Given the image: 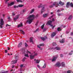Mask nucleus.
<instances>
[{
	"label": "nucleus",
	"mask_w": 73,
	"mask_h": 73,
	"mask_svg": "<svg viewBox=\"0 0 73 73\" xmlns=\"http://www.w3.org/2000/svg\"><path fill=\"white\" fill-rule=\"evenodd\" d=\"M35 18V16L34 15H31L29 16L28 18H27L28 20L27 21V22L29 24H31L32 21Z\"/></svg>",
	"instance_id": "nucleus-1"
},
{
	"label": "nucleus",
	"mask_w": 73,
	"mask_h": 73,
	"mask_svg": "<svg viewBox=\"0 0 73 73\" xmlns=\"http://www.w3.org/2000/svg\"><path fill=\"white\" fill-rule=\"evenodd\" d=\"M56 17L55 15H53L51 16L49 18L50 19H51V18H52V21H48L47 23L46 24L47 25H50L51 24H52V21H54V20L55 19Z\"/></svg>",
	"instance_id": "nucleus-2"
},
{
	"label": "nucleus",
	"mask_w": 73,
	"mask_h": 73,
	"mask_svg": "<svg viewBox=\"0 0 73 73\" xmlns=\"http://www.w3.org/2000/svg\"><path fill=\"white\" fill-rule=\"evenodd\" d=\"M21 51H22L23 52V54H25V57H29V56L28 55V53L29 54H31V52L29 51L28 50H27V54H26L25 53V49L22 48L21 50Z\"/></svg>",
	"instance_id": "nucleus-3"
},
{
	"label": "nucleus",
	"mask_w": 73,
	"mask_h": 73,
	"mask_svg": "<svg viewBox=\"0 0 73 73\" xmlns=\"http://www.w3.org/2000/svg\"><path fill=\"white\" fill-rule=\"evenodd\" d=\"M61 65L62 66V67H64V66H65V63L64 62H62L61 64L60 62H58L55 64L56 66H57L58 67H60Z\"/></svg>",
	"instance_id": "nucleus-4"
},
{
	"label": "nucleus",
	"mask_w": 73,
	"mask_h": 73,
	"mask_svg": "<svg viewBox=\"0 0 73 73\" xmlns=\"http://www.w3.org/2000/svg\"><path fill=\"white\" fill-rule=\"evenodd\" d=\"M55 6V7H58V6H59V4L57 2H53V5H50L49 6L50 8H52Z\"/></svg>",
	"instance_id": "nucleus-5"
},
{
	"label": "nucleus",
	"mask_w": 73,
	"mask_h": 73,
	"mask_svg": "<svg viewBox=\"0 0 73 73\" xmlns=\"http://www.w3.org/2000/svg\"><path fill=\"white\" fill-rule=\"evenodd\" d=\"M15 58L16 60L12 61L11 62V64H16V63L17 62V59H19V56H17L16 55H15Z\"/></svg>",
	"instance_id": "nucleus-6"
},
{
	"label": "nucleus",
	"mask_w": 73,
	"mask_h": 73,
	"mask_svg": "<svg viewBox=\"0 0 73 73\" xmlns=\"http://www.w3.org/2000/svg\"><path fill=\"white\" fill-rule=\"evenodd\" d=\"M4 24V21H3V19H1V22L0 23V27L1 28H3V25Z\"/></svg>",
	"instance_id": "nucleus-7"
},
{
	"label": "nucleus",
	"mask_w": 73,
	"mask_h": 73,
	"mask_svg": "<svg viewBox=\"0 0 73 73\" xmlns=\"http://www.w3.org/2000/svg\"><path fill=\"white\" fill-rule=\"evenodd\" d=\"M48 49H49L50 50H51L52 49H56V50H61V48L59 47H56L55 48H53V47L50 48Z\"/></svg>",
	"instance_id": "nucleus-8"
},
{
	"label": "nucleus",
	"mask_w": 73,
	"mask_h": 73,
	"mask_svg": "<svg viewBox=\"0 0 73 73\" xmlns=\"http://www.w3.org/2000/svg\"><path fill=\"white\" fill-rule=\"evenodd\" d=\"M44 44H40V45H38L37 46L38 48L40 50H42V48L41 47V46H44Z\"/></svg>",
	"instance_id": "nucleus-9"
},
{
	"label": "nucleus",
	"mask_w": 73,
	"mask_h": 73,
	"mask_svg": "<svg viewBox=\"0 0 73 73\" xmlns=\"http://www.w3.org/2000/svg\"><path fill=\"white\" fill-rule=\"evenodd\" d=\"M58 55H57L56 56H54L52 60V62L53 61H55L57 57H58Z\"/></svg>",
	"instance_id": "nucleus-10"
},
{
	"label": "nucleus",
	"mask_w": 73,
	"mask_h": 73,
	"mask_svg": "<svg viewBox=\"0 0 73 73\" xmlns=\"http://www.w3.org/2000/svg\"><path fill=\"white\" fill-rule=\"evenodd\" d=\"M35 56H34V54L32 53L30 55V59H33L34 58Z\"/></svg>",
	"instance_id": "nucleus-11"
},
{
	"label": "nucleus",
	"mask_w": 73,
	"mask_h": 73,
	"mask_svg": "<svg viewBox=\"0 0 73 73\" xmlns=\"http://www.w3.org/2000/svg\"><path fill=\"white\" fill-rule=\"evenodd\" d=\"M45 11V7H42L41 10V13L42 14V13L44 12Z\"/></svg>",
	"instance_id": "nucleus-12"
},
{
	"label": "nucleus",
	"mask_w": 73,
	"mask_h": 73,
	"mask_svg": "<svg viewBox=\"0 0 73 73\" xmlns=\"http://www.w3.org/2000/svg\"><path fill=\"white\" fill-rule=\"evenodd\" d=\"M15 4L14 2H12L10 3H8V7H9L10 6H12V5H13Z\"/></svg>",
	"instance_id": "nucleus-13"
},
{
	"label": "nucleus",
	"mask_w": 73,
	"mask_h": 73,
	"mask_svg": "<svg viewBox=\"0 0 73 73\" xmlns=\"http://www.w3.org/2000/svg\"><path fill=\"white\" fill-rule=\"evenodd\" d=\"M56 32H54L52 33L51 34V37L52 38L54 36H56Z\"/></svg>",
	"instance_id": "nucleus-14"
},
{
	"label": "nucleus",
	"mask_w": 73,
	"mask_h": 73,
	"mask_svg": "<svg viewBox=\"0 0 73 73\" xmlns=\"http://www.w3.org/2000/svg\"><path fill=\"white\" fill-rule=\"evenodd\" d=\"M19 15H17L16 16V18H14L13 19L14 20H17L18 19H19Z\"/></svg>",
	"instance_id": "nucleus-15"
},
{
	"label": "nucleus",
	"mask_w": 73,
	"mask_h": 73,
	"mask_svg": "<svg viewBox=\"0 0 73 73\" xmlns=\"http://www.w3.org/2000/svg\"><path fill=\"white\" fill-rule=\"evenodd\" d=\"M40 38L43 41H44V40H46V39H47V37L46 36H45L44 38L43 37H41Z\"/></svg>",
	"instance_id": "nucleus-16"
},
{
	"label": "nucleus",
	"mask_w": 73,
	"mask_h": 73,
	"mask_svg": "<svg viewBox=\"0 0 73 73\" xmlns=\"http://www.w3.org/2000/svg\"><path fill=\"white\" fill-rule=\"evenodd\" d=\"M59 4L61 5L62 6L64 5V3L62 2H61V1H60L59 2Z\"/></svg>",
	"instance_id": "nucleus-17"
},
{
	"label": "nucleus",
	"mask_w": 73,
	"mask_h": 73,
	"mask_svg": "<svg viewBox=\"0 0 73 73\" xmlns=\"http://www.w3.org/2000/svg\"><path fill=\"white\" fill-rule=\"evenodd\" d=\"M60 42V43H64V42H65V40L64 38H63L60 41H59Z\"/></svg>",
	"instance_id": "nucleus-18"
},
{
	"label": "nucleus",
	"mask_w": 73,
	"mask_h": 73,
	"mask_svg": "<svg viewBox=\"0 0 73 73\" xmlns=\"http://www.w3.org/2000/svg\"><path fill=\"white\" fill-rule=\"evenodd\" d=\"M70 4V2H68L67 3L66 5V7L67 8H69V7Z\"/></svg>",
	"instance_id": "nucleus-19"
},
{
	"label": "nucleus",
	"mask_w": 73,
	"mask_h": 73,
	"mask_svg": "<svg viewBox=\"0 0 73 73\" xmlns=\"http://www.w3.org/2000/svg\"><path fill=\"white\" fill-rule=\"evenodd\" d=\"M23 27V23H21L20 24L18 25V28H19L20 27Z\"/></svg>",
	"instance_id": "nucleus-20"
},
{
	"label": "nucleus",
	"mask_w": 73,
	"mask_h": 73,
	"mask_svg": "<svg viewBox=\"0 0 73 73\" xmlns=\"http://www.w3.org/2000/svg\"><path fill=\"white\" fill-rule=\"evenodd\" d=\"M48 15V14H45L43 15V17H46Z\"/></svg>",
	"instance_id": "nucleus-21"
},
{
	"label": "nucleus",
	"mask_w": 73,
	"mask_h": 73,
	"mask_svg": "<svg viewBox=\"0 0 73 73\" xmlns=\"http://www.w3.org/2000/svg\"><path fill=\"white\" fill-rule=\"evenodd\" d=\"M33 37H31L30 38V41L31 42H33Z\"/></svg>",
	"instance_id": "nucleus-22"
},
{
	"label": "nucleus",
	"mask_w": 73,
	"mask_h": 73,
	"mask_svg": "<svg viewBox=\"0 0 73 73\" xmlns=\"http://www.w3.org/2000/svg\"><path fill=\"white\" fill-rule=\"evenodd\" d=\"M23 44V43L22 42H20L19 43V44L18 47H20L21 45H22V44Z\"/></svg>",
	"instance_id": "nucleus-23"
},
{
	"label": "nucleus",
	"mask_w": 73,
	"mask_h": 73,
	"mask_svg": "<svg viewBox=\"0 0 73 73\" xmlns=\"http://www.w3.org/2000/svg\"><path fill=\"white\" fill-rule=\"evenodd\" d=\"M73 53V50H72L70 52L69 54V55H72V53Z\"/></svg>",
	"instance_id": "nucleus-24"
},
{
	"label": "nucleus",
	"mask_w": 73,
	"mask_h": 73,
	"mask_svg": "<svg viewBox=\"0 0 73 73\" xmlns=\"http://www.w3.org/2000/svg\"><path fill=\"white\" fill-rule=\"evenodd\" d=\"M26 11V10L25 9H24L23 11H22V12L23 13H21V15H23V14H24V13Z\"/></svg>",
	"instance_id": "nucleus-25"
},
{
	"label": "nucleus",
	"mask_w": 73,
	"mask_h": 73,
	"mask_svg": "<svg viewBox=\"0 0 73 73\" xmlns=\"http://www.w3.org/2000/svg\"><path fill=\"white\" fill-rule=\"evenodd\" d=\"M45 25V24H44L42 26H41V29H42L44 28V26Z\"/></svg>",
	"instance_id": "nucleus-26"
},
{
	"label": "nucleus",
	"mask_w": 73,
	"mask_h": 73,
	"mask_svg": "<svg viewBox=\"0 0 73 73\" xmlns=\"http://www.w3.org/2000/svg\"><path fill=\"white\" fill-rule=\"evenodd\" d=\"M34 11H35V10L34 9H32L31 10V11L30 12V13H33V12H34Z\"/></svg>",
	"instance_id": "nucleus-27"
},
{
	"label": "nucleus",
	"mask_w": 73,
	"mask_h": 73,
	"mask_svg": "<svg viewBox=\"0 0 73 73\" xmlns=\"http://www.w3.org/2000/svg\"><path fill=\"white\" fill-rule=\"evenodd\" d=\"M58 31H61V28L60 27H58L57 29Z\"/></svg>",
	"instance_id": "nucleus-28"
},
{
	"label": "nucleus",
	"mask_w": 73,
	"mask_h": 73,
	"mask_svg": "<svg viewBox=\"0 0 73 73\" xmlns=\"http://www.w3.org/2000/svg\"><path fill=\"white\" fill-rule=\"evenodd\" d=\"M23 6H24V5H18L19 7H23Z\"/></svg>",
	"instance_id": "nucleus-29"
},
{
	"label": "nucleus",
	"mask_w": 73,
	"mask_h": 73,
	"mask_svg": "<svg viewBox=\"0 0 73 73\" xmlns=\"http://www.w3.org/2000/svg\"><path fill=\"white\" fill-rule=\"evenodd\" d=\"M56 45H57V44H56V43L53 42L52 43L53 46H56Z\"/></svg>",
	"instance_id": "nucleus-30"
},
{
	"label": "nucleus",
	"mask_w": 73,
	"mask_h": 73,
	"mask_svg": "<svg viewBox=\"0 0 73 73\" xmlns=\"http://www.w3.org/2000/svg\"><path fill=\"white\" fill-rule=\"evenodd\" d=\"M43 68H46V64L44 63V66L42 67Z\"/></svg>",
	"instance_id": "nucleus-31"
},
{
	"label": "nucleus",
	"mask_w": 73,
	"mask_h": 73,
	"mask_svg": "<svg viewBox=\"0 0 73 73\" xmlns=\"http://www.w3.org/2000/svg\"><path fill=\"white\" fill-rule=\"evenodd\" d=\"M72 18V15H70V17L68 18V19L69 20H71Z\"/></svg>",
	"instance_id": "nucleus-32"
},
{
	"label": "nucleus",
	"mask_w": 73,
	"mask_h": 73,
	"mask_svg": "<svg viewBox=\"0 0 73 73\" xmlns=\"http://www.w3.org/2000/svg\"><path fill=\"white\" fill-rule=\"evenodd\" d=\"M15 12H13L12 13V16H15Z\"/></svg>",
	"instance_id": "nucleus-33"
},
{
	"label": "nucleus",
	"mask_w": 73,
	"mask_h": 73,
	"mask_svg": "<svg viewBox=\"0 0 73 73\" xmlns=\"http://www.w3.org/2000/svg\"><path fill=\"white\" fill-rule=\"evenodd\" d=\"M25 47H28V45L27 44L26 42L25 43Z\"/></svg>",
	"instance_id": "nucleus-34"
},
{
	"label": "nucleus",
	"mask_w": 73,
	"mask_h": 73,
	"mask_svg": "<svg viewBox=\"0 0 73 73\" xmlns=\"http://www.w3.org/2000/svg\"><path fill=\"white\" fill-rule=\"evenodd\" d=\"M39 30V29H37L35 31H34V32L35 33V32H37L38 31V30Z\"/></svg>",
	"instance_id": "nucleus-35"
},
{
	"label": "nucleus",
	"mask_w": 73,
	"mask_h": 73,
	"mask_svg": "<svg viewBox=\"0 0 73 73\" xmlns=\"http://www.w3.org/2000/svg\"><path fill=\"white\" fill-rule=\"evenodd\" d=\"M70 5L71 7H73V4L72 3H71Z\"/></svg>",
	"instance_id": "nucleus-36"
},
{
	"label": "nucleus",
	"mask_w": 73,
	"mask_h": 73,
	"mask_svg": "<svg viewBox=\"0 0 73 73\" xmlns=\"http://www.w3.org/2000/svg\"><path fill=\"white\" fill-rule=\"evenodd\" d=\"M17 2H21V3H22V1L21 0H17Z\"/></svg>",
	"instance_id": "nucleus-37"
},
{
	"label": "nucleus",
	"mask_w": 73,
	"mask_h": 73,
	"mask_svg": "<svg viewBox=\"0 0 73 73\" xmlns=\"http://www.w3.org/2000/svg\"><path fill=\"white\" fill-rule=\"evenodd\" d=\"M36 62L37 64H38V63H39V62H40V60H36Z\"/></svg>",
	"instance_id": "nucleus-38"
},
{
	"label": "nucleus",
	"mask_w": 73,
	"mask_h": 73,
	"mask_svg": "<svg viewBox=\"0 0 73 73\" xmlns=\"http://www.w3.org/2000/svg\"><path fill=\"white\" fill-rule=\"evenodd\" d=\"M21 31H22V34H23V35H24V34H25V33H24V32L22 30H21Z\"/></svg>",
	"instance_id": "nucleus-39"
},
{
	"label": "nucleus",
	"mask_w": 73,
	"mask_h": 73,
	"mask_svg": "<svg viewBox=\"0 0 73 73\" xmlns=\"http://www.w3.org/2000/svg\"><path fill=\"white\" fill-rule=\"evenodd\" d=\"M72 72V71L71 70H68L67 71V73H70Z\"/></svg>",
	"instance_id": "nucleus-40"
},
{
	"label": "nucleus",
	"mask_w": 73,
	"mask_h": 73,
	"mask_svg": "<svg viewBox=\"0 0 73 73\" xmlns=\"http://www.w3.org/2000/svg\"><path fill=\"white\" fill-rule=\"evenodd\" d=\"M8 73V71H4V72H2L1 73Z\"/></svg>",
	"instance_id": "nucleus-41"
},
{
	"label": "nucleus",
	"mask_w": 73,
	"mask_h": 73,
	"mask_svg": "<svg viewBox=\"0 0 73 73\" xmlns=\"http://www.w3.org/2000/svg\"><path fill=\"white\" fill-rule=\"evenodd\" d=\"M60 57H63L64 56H63V55H62V54H60Z\"/></svg>",
	"instance_id": "nucleus-42"
},
{
	"label": "nucleus",
	"mask_w": 73,
	"mask_h": 73,
	"mask_svg": "<svg viewBox=\"0 0 73 73\" xmlns=\"http://www.w3.org/2000/svg\"><path fill=\"white\" fill-rule=\"evenodd\" d=\"M26 58L25 57L23 59V61H25V59H26Z\"/></svg>",
	"instance_id": "nucleus-43"
},
{
	"label": "nucleus",
	"mask_w": 73,
	"mask_h": 73,
	"mask_svg": "<svg viewBox=\"0 0 73 73\" xmlns=\"http://www.w3.org/2000/svg\"><path fill=\"white\" fill-rule=\"evenodd\" d=\"M38 21H37V22L35 24V25H36V26H37V25H38Z\"/></svg>",
	"instance_id": "nucleus-44"
},
{
	"label": "nucleus",
	"mask_w": 73,
	"mask_h": 73,
	"mask_svg": "<svg viewBox=\"0 0 73 73\" xmlns=\"http://www.w3.org/2000/svg\"><path fill=\"white\" fill-rule=\"evenodd\" d=\"M11 25H9L8 24H7L6 25V27H11Z\"/></svg>",
	"instance_id": "nucleus-45"
},
{
	"label": "nucleus",
	"mask_w": 73,
	"mask_h": 73,
	"mask_svg": "<svg viewBox=\"0 0 73 73\" xmlns=\"http://www.w3.org/2000/svg\"><path fill=\"white\" fill-rule=\"evenodd\" d=\"M34 56H37V53H36L35 54H34Z\"/></svg>",
	"instance_id": "nucleus-46"
},
{
	"label": "nucleus",
	"mask_w": 73,
	"mask_h": 73,
	"mask_svg": "<svg viewBox=\"0 0 73 73\" xmlns=\"http://www.w3.org/2000/svg\"><path fill=\"white\" fill-rule=\"evenodd\" d=\"M6 1H5V3L6 4H7V3H8V1H9V0H5Z\"/></svg>",
	"instance_id": "nucleus-47"
},
{
	"label": "nucleus",
	"mask_w": 73,
	"mask_h": 73,
	"mask_svg": "<svg viewBox=\"0 0 73 73\" xmlns=\"http://www.w3.org/2000/svg\"><path fill=\"white\" fill-rule=\"evenodd\" d=\"M20 67H21V68H22V67H23V64L21 65L20 66Z\"/></svg>",
	"instance_id": "nucleus-48"
},
{
	"label": "nucleus",
	"mask_w": 73,
	"mask_h": 73,
	"mask_svg": "<svg viewBox=\"0 0 73 73\" xmlns=\"http://www.w3.org/2000/svg\"><path fill=\"white\" fill-rule=\"evenodd\" d=\"M37 66L38 68H40V66L38 65H37Z\"/></svg>",
	"instance_id": "nucleus-49"
},
{
	"label": "nucleus",
	"mask_w": 73,
	"mask_h": 73,
	"mask_svg": "<svg viewBox=\"0 0 73 73\" xmlns=\"http://www.w3.org/2000/svg\"><path fill=\"white\" fill-rule=\"evenodd\" d=\"M61 11H60V10H58L57 11V12H60Z\"/></svg>",
	"instance_id": "nucleus-50"
},
{
	"label": "nucleus",
	"mask_w": 73,
	"mask_h": 73,
	"mask_svg": "<svg viewBox=\"0 0 73 73\" xmlns=\"http://www.w3.org/2000/svg\"><path fill=\"white\" fill-rule=\"evenodd\" d=\"M5 53H7L8 52V51H7V50H5Z\"/></svg>",
	"instance_id": "nucleus-51"
},
{
	"label": "nucleus",
	"mask_w": 73,
	"mask_h": 73,
	"mask_svg": "<svg viewBox=\"0 0 73 73\" xmlns=\"http://www.w3.org/2000/svg\"><path fill=\"white\" fill-rule=\"evenodd\" d=\"M71 36H72V35H73V32L71 33Z\"/></svg>",
	"instance_id": "nucleus-52"
},
{
	"label": "nucleus",
	"mask_w": 73,
	"mask_h": 73,
	"mask_svg": "<svg viewBox=\"0 0 73 73\" xmlns=\"http://www.w3.org/2000/svg\"><path fill=\"white\" fill-rule=\"evenodd\" d=\"M8 19L9 20H10V19H11V18L10 17H8Z\"/></svg>",
	"instance_id": "nucleus-53"
},
{
	"label": "nucleus",
	"mask_w": 73,
	"mask_h": 73,
	"mask_svg": "<svg viewBox=\"0 0 73 73\" xmlns=\"http://www.w3.org/2000/svg\"><path fill=\"white\" fill-rule=\"evenodd\" d=\"M14 8H16V7H17V6H14Z\"/></svg>",
	"instance_id": "nucleus-54"
},
{
	"label": "nucleus",
	"mask_w": 73,
	"mask_h": 73,
	"mask_svg": "<svg viewBox=\"0 0 73 73\" xmlns=\"http://www.w3.org/2000/svg\"><path fill=\"white\" fill-rule=\"evenodd\" d=\"M38 16V15L37 14L36 15V17H37Z\"/></svg>",
	"instance_id": "nucleus-55"
},
{
	"label": "nucleus",
	"mask_w": 73,
	"mask_h": 73,
	"mask_svg": "<svg viewBox=\"0 0 73 73\" xmlns=\"http://www.w3.org/2000/svg\"><path fill=\"white\" fill-rule=\"evenodd\" d=\"M58 16H60V15H61V14H60V13H58Z\"/></svg>",
	"instance_id": "nucleus-56"
},
{
	"label": "nucleus",
	"mask_w": 73,
	"mask_h": 73,
	"mask_svg": "<svg viewBox=\"0 0 73 73\" xmlns=\"http://www.w3.org/2000/svg\"><path fill=\"white\" fill-rule=\"evenodd\" d=\"M7 49H8V50H10V48H9V47H8Z\"/></svg>",
	"instance_id": "nucleus-57"
},
{
	"label": "nucleus",
	"mask_w": 73,
	"mask_h": 73,
	"mask_svg": "<svg viewBox=\"0 0 73 73\" xmlns=\"http://www.w3.org/2000/svg\"><path fill=\"white\" fill-rule=\"evenodd\" d=\"M53 13V12H51L50 13L51 15H52Z\"/></svg>",
	"instance_id": "nucleus-58"
},
{
	"label": "nucleus",
	"mask_w": 73,
	"mask_h": 73,
	"mask_svg": "<svg viewBox=\"0 0 73 73\" xmlns=\"http://www.w3.org/2000/svg\"><path fill=\"white\" fill-rule=\"evenodd\" d=\"M54 26H53V27H52V29H54Z\"/></svg>",
	"instance_id": "nucleus-59"
},
{
	"label": "nucleus",
	"mask_w": 73,
	"mask_h": 73,
	"mask_svg": "<svg viewBox=\"0 0 73 73\" xmlns=\"http://www.w3.org/2000/svg\"><path fill=\"white\" fill-rule=\"evenodd\" d=\"M14 67H15V66H13V67H12V68H14Z\"/></svg>",
	"instance_id": "nucleus-60"
},
{
	"label": "nucleus",
	"mask_w": 73,
	"mask_h": 73,
	"mask_svg": "<svg viewBox=\"0 0 73 73\" xmlns=\"http://www.w3.org/2000/svg\"><path fill=\"white\" fill-rule=\"evenodd\" d=\"M8 55H9V56H10V54L9 53L7 54Z\"/></svg>",
	"instance_id": "nucleus-61"
},
{
	"label": "nucleus",
	"mask_w": 73,
	"mask_h": 73,
	"mask_svg": "<svg viewBox=\"0 0 73 73\" xmlns=\"http://www.w3.org/2000/svg\"><path fill=\"white\" fill-rule=\"evenodd\" d=\"M65 27H66V26H64L63 27V28H65Z\"/></svg>",
	"instance_id": "nucleus-62"
},
{
	"label": "nucleus",
	"mask_w": 73,
	"mask_h": 73,
	"mask_svg": "<svg viewBox=\"0 0 73 73\" xmlns=\"http://www.w3.org/2000/svg\"><path fill=\"white\" fill-rule=\"evenodd\" d=\"M3 16H5V14H3Z\"/></svg>",
	"instance_id": "nucleus-63"
},
{
	"label": "nucleus",
	"mask_w": 73,
	"mask_h": 73,
	"mask_svg": "<svg viewBox=\"0 0 73 73\" xmlns=\"http://www.w3.org/2000/svg\"><path fill=\"white\" fill-rule=\"evenodd\" d=\"M21 13H23V12H22V11H21Z\"/></svg>",
	"instance_id": "nucleus-64"
}]
</instances>
